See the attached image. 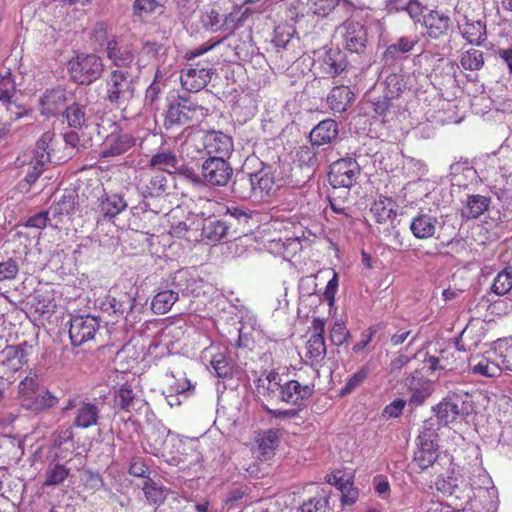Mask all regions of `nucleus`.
<instances>
[{
    "label": "nucleus",
    "mask_w": 512,
    "mask_h": 512,
    "mask_svg": "<svg viewBox=\"0 0 512 512\" xmlns=\"http://www.w3.org/2000/svg\"><path fill=\"white\" fill-rule=\"evenodd\" d=\"M230 225L232 223L227 221L208 219L202 227L201 235L210 242H219L227 236Z\"/></svg>",
    "instance_id": "473e14b6"
},
{
    "label": "nucleus",
    "mask_w": 512,
    "mask_h": 512,
    "mask_svg": "<svg viewBox=\"0 0 512 512\" xmlns=\"http://www.w3.org/2000/svg\"><path fill=\"white\" fill-rule=\"evenodd\" d=\"M142 490L147 502L152 505H160L166 499L164 487L150 478L144 482Z\"/></svg>",
    "instance_id": "79ce46f5"
},
{
    "label": "nucleus",
    "mask_w": 512,
    "mask_h": 512,
    "mask_svg": "<svg viewBox=\"0 0 512 512\" xmlns=\"http://www.w3.org/2000/svg\"><path fill=\"white\" fill-rule=\"evenodd\" d=\"M203 149L209 157L228 159L234 150L233 139L222 131L210 130L203 136Z\"/></svg>",
    "instance_id": "4468645a"
},
{
    "label": "nucleus",
    "mask_w": 512,
    "mask_h": 512,
    "mask_svg": "<svg viewBox=\"0 0 512 512\" xmlns=\"http://www.w3.org/2000/svg\"><path fill=\"white\" fill-rule=\"evenodd\" d=\"M250 175L253 179V184L255 187V197L262 198L272 190L274 186V180L268 173L264 171H258L256 173H250Z\"/></svg>",
    "instance_id": "de8ad7c7"
},
{
    "label": "nucleus",
    "mask_w": 512,
    "mask_h": 512,
    "mask_svg": "<svg viewBox=\"0 0 512 512\" xmlns=\"http://www.w3.org/2000/svg\"><path fill=\"white\" fill-rule=\"evenodd\" d=\"M392 100L385 94L375 98L372 102L374 112L379 116H386L393 106Z\"/></svg>",
    "instance_id": "338daca9"
},
{
    "label": "nucleus",
    "mask_w": 512,
    "mask_h": 512,
    "mask_svg": "<svg viewBox=\"0 0 512 512\" xmlns=\"http://www.w3.org/2000/svg\"><path fill=\"white\" fill-rule=\"evenodd\" d=\"M178 158L171 149H165L153 154L148 162L150 168L156 169V172L173 174L178 169Z\"/></svg>",
    "instance_id": "bb28decb"
},
{
    "label": "nucleus",
    "mask_w": 512,
    "mask_h": 512,
    "mask_svg": "<svg viewBox=\"0 0 512 512\" xmlns=\"http://www.w3.org/2000/svg\"><path fill=\"white\" fill-rule=\"evenodd\" d=\"M123 297L126 299V301L122 298L117 299L114 296H107L106 302L103 305L108 304L109 307L105 308V310L111 309L113 313L123 314L127 309H131L132 303L130 302L129 296L124 294Z\"/></svg>",
    "instance_id": "0e129e2a"
},
{
    "label": "nucleus",
    "mask_w": 512,
    "mask_h": 512,
    "mask_svg": "<svg viewBox=\"0 0 512 512\" xmlns=\"http://www.w3.org/2000/svg\"><path fill=\"white\" fill-rule=\"evenodd\" d=\"M468 366L473 374L483 377H498L502 373L492 346L482 354H471Z\"/></svg>",
    "instance_id": "2eb2a0df"
},
{
    "label": "nucleus",
    "mask_w": 512,
    "mask_h": 512,
    "mask_svg": "<svg viewBox=\"0 0 512 512\" xmlns=\"http://www.w3.org/2000/svg\"><path fill=\"white\" fill-rule=\"evenodd\" d=\"M199 446L198 438L172 435L164 444V456L167 457V462L177 465L184 462L189 456L198 459Z\"/></svg>",
    "instance_id": "20e7f679"
},
{
    "label": "nucleus",
    "mask_w": 512,
    "mask_h": 512,
    "mask_svg": "<svg viewBox=\"0 0 512 512\" xmlns=\"http://www.w3.org/2000/svg\"><path fill=\"white\" fill-rule=\"evenodd\" d=\"M70 469L62 464L50 466L46 471L45 486H54L63 483L69 476Z\"/></svg>",
    "instance_id": "5fc2aeb1"
},
{
    "label": "nucleus",
    "mask_w": 512,
    "mask_h": 512,
    "mask_svg": "<svg viewBox=\"0 0 512 512\" xmlns=\"http://www.w3.org/2000/svg\"><path fill=\"white\" fill-rule=\"evenodd\" d=\"M132 8L133 15L141 19L160 15L164 11V5L158 0H135Z\"/></svg>",
    "instance_id": "4c0bfd02"
},
{
    "label": "nucleus",
    "mask_w": 512,
    "mask_h": 512,
    "mask_svg": "<svg viewBox=\"0 0 512 512\" xmlns=\"http://www.w3.org/2000/svg\"><path fill=\"white\" fill-rule=\"evenodd\" d=\"M438 220L423 211L414 216L410 223V230L417 239H428L434 236Z\"/></svg>",
    "instance_id": "b1692460"
},
{
    "label": "nucleus",
    "mask_w": 512,
    "mask_h": 512,
    "mask_svg": "<svg viewBox=\"0 0 512 512\" xmlns=\"http://www.w3.org/2000/svg\"><path fill=\"white\" fill-rule=\"evenodd\" d=\"M498 167L504 176L512 174V148H501L498 152Z\"/></svg>",
    "instance_id": "69168bd1"
},
{
    "label": "nucleus",
    "mask_w": 512,
    "mask_h": 512,
    "mask_svg": "<svg viewBox=\"0 0 512 512\" xmlns=\"http://www.w3.org/2000/svg\"><path fill=\"white\" fill-rule=\"evenodd\" d=\"M355 99V94L347 85L333 87L327 95V104L334 112L346 111Z\"/></svg>",
    "instance_id": "a878e982"
},
{
    "label": "nucleus",
    "mask_w": 512,
    "mask_h": 512,
    "mask_svg": "<svg viewBox=\"0 0 512 512\" xmlns=\"http://www.w3.org/2000/svg\"><path fill=\"white\" fill-rule=\"evenodd\" d=\"M338 30L343 37V45L347 50L359 53L365 48L367 43V30L363 24L357 21L347 20Z\"/></svg>",
    "instance_id": "dca6fc26"
},
{
    "label": "nucleus",
    "mask_w": 512,
    "mask_h": 512,
    "mask_svg": "<svg viewBox=\"0 0 512 512\" xmlns=\"http://www.w3.org/2000/svg\"><path fill=\"white\" fill-rule=\"evenodd\" d=\"M299 512H325V500L322 497H312L303 502Z\"/></svg>",
    "instance_id": "774afa93"
},
{
    "label": "nucleus",
    "mask_w": 512,
    "mask_h": 512,
    "mask_svg": "<svg viewBox=\"0 0 512 512\" xmlns=\"http://www.w3.org/2000/svg\"><path fill=\"white\" fill-rule=\"evenodd\" d=\"M256 443L260 454L265 459L270 458L274 454L279 443V430L268 429L261 432L256 438Z\"/></svg>",
    "instance_id": "72a5a7b5"
},
{
    "label": "nucleus",
    "mask_w": 512,
    "mask_h": 512,
    "mask_svg": "<svg viewBox=\"0 0 512 512\" xmlns=\"http://www.w3.org/2000/svg\"><path fill=\"white\" fill-rule=\"evenodd\" d=\"M7 62L6 60L0 67V102L11 113L10 119H18L27 112V109L18 104L19 97L16 94V82L12 69L6 65Z\"/></svg>",
    "instance_id": "423d86ee"
},
{
    "label": "nucleus",
    "mask_w": 512,
    "mask_h": 512,
    "mask_svg": "<svg viewBox=\"0 0 512 512\" xmlns=\"http://www.w3.org/2000/svg\"><path fill=\"white\" fill-rule=\"evenodd\" d=\"M233 169L227 159L209 157L202 164L204 180L213 186H225L230 181Z\"/></svg>",
    "instance_id": "9b49d317"
},
{
    "label": "nucleus",
    "mask_w": 512,
    "mask_h": 512,
    "mask_svg": "<svg viewBox=\"0 0 512 512\" xmlns=\"http://www.w3.org/2000/svg\"><path fill=\"white\" fill-rule=\"evenodd\" d=\"M64 116L70 127L80 129L86 124V106L73 103L66 108Z\"/></svg>",
    "instance_id": "37998d69"
},
{
    "label": "nucleus",
    "mask_w": 512,
    "mask_h": 512,
    "mask_svg": "<svg viewBox=\"0 0 512 512\" xmlns=\"http://www.w3.org/2000/svg\"><path fill=\"white\" fill-rule=\"evenodd\" d=\"M338 135V124L333 119H326L318 123L310 132V141L313 145L321 146L330 143Z\"/></svg>",
    "instance_id": "cd10ccee"
},
{
    "label": "nucleus",
    "mask_w": 512,
    "mask_h": 512,
    "mask_svg": "<svg viewBox=\"0 0 512 512\" xmlns=\"http://www.w3.org/2000/svg\"><path fill=\"white\" fill-rule=\"evenodd\" d=\"M512 288V268H505L497 274L492 284V291L504 295Z\"/></svg>",
    "instance_id": "6e6d98bb"
},
{
    "label": "nucleus",
    "mask_w": 512,
    "mask_h": 512,
    "mask_svg": "<svg viewBox=\"0 0 512 512\" xmlns=\"http://www.w3.org/2000/svg\"><path fill=\"white\" fill-rule=\"evenodd\" d=\"M325 325L324 319L315 317L309 326L310 336L305 345V359L311 366H321L325 359L327 353Z\"/></svg>",
    "instance_id": "39448f33"
},
{
    "label": "nucleus",
    "mask_w": 512,
    "mask_h": 512,
    "mask_svg": "<svg viewBox=\"0 0 512 512\" xmlns=\"http://www.w3.org/2000/svg\"><path fill=\"white\" fill-rule=\"evenodd\" d=\"M100 409L94 402L81 401L74 412L73 426L88 429L98 424Z\"/></svg>",
    "instance_id": "4be33fe9"
},
{
    "label": "nucleus",
    "mask_w": 512,
    "mask_h": 512,
    "mask_svg": "<svg viewBox=\"0 0 512 512\" xmlns=\"http://www.w3.org/2000/svg\"><path fill=\"white\" fill-rule=\"evenodd\" d=\"M384 85V94L392 99L398 98L406 88L404 76L398 73L389 74L385 79Z\"/></svg>",
    "instance_id": "09e8293b"
},
{
    "label": "nucleus",
    "mask_w": 512,
    "mask_h": 512,
    "mask_svg": "<svg viewBox=\"0 0 512 512\" xmlns=\"http://www.w3.org/2000/svg\"><path fill=\"white\" fill-rule=\"evenodd\" d=\"M313 392V385H304L297 380H289L283 383L279 400L300 408L304 405V402L312 396Z\"/></svg>",
    "instance_id": "a211bd4d"
},
{
    "label": "nucleus",
    "mask_w": 512,
    "mask_h": 512,
    "mask_svg": "<svg viewBox=\"0 0 512 512\" xmlns=\"http://www.w3.org/2000/svg\"><path fill=\"white\" fill-rule=\"evenodd\" d=\"M233 192L241 199L255 197V187L250 173H243L233 183Z\"/></svg>",
    "instance_id": "c03bdc74"
},
{
    "label": "nucleus",
    "mask_w": 512,
    "mask_h": 512,
    "mask_svg": "<svg viewBox=\"0 0 512 512\" xmlns=\"http://www.w3.org/2000/svg\"><path fill=\"white\" fill-rule=\"evenodd\" d=\"M67 93L61 87L47 90L40 100L41 111L46 115H55L64 106Z\"/></svg>",
    "instance_id": "c85d7f7f"
},
{
    "label": "nucleus",
    "mask_w": 512,
    "mask_h": 512,
    "mask_svg": "<svg viewBox=\"0 0 512 512\" xmlns=\"http://www.w3.org/2000/svg\"><path fill=\"white\" fill-rule=\"evenodd\" d=\"M422 25L426 29L427 37L437 40L448 34L451 19L448 15L438 10H430L423 16Z\"/></svg>",
    "instance_id": "6ab92c4d"
},
{
    "label": "nucleus",
    "mask_w": 512,
    "mask_h": 512,
    "mask_svg": "<svg viewBox=\"0 0 512 512\" xmlns=\"http://www.w3.org/2000/svg\"><path fill=\"white\" fill-rule=\"evenodd\" d=\"M405 385L411 392L410 404L420 406L431 395V382L423 377L410 374L405 378Z\"/></svg>",
    "instance_id": "393cba45"
},
{
    "label": "nucleus",
    "mask_w": 512,
    "mask_h": 512,
    "mask_svg": "<svg viewBox=\"0 0 512 512\" xmlns=\"http://www.w3.org/2000/svg\"><path fill=\"white\" fill-rule=\"evenodd\" d=\"M461 33L470 44L481 45L486 40V25L481 21L466 22Z\"/></svg>",
    "instance_id": "58836bf2"
},
{
    "label": "nucleus",
    "mask_w": 512,
    "mask_h": 512,
    "mask_svg": "<svg viewBox=\"0 0 512 512\" xmlns=\"http://www.w3.org/2000/svg\"><path fill=\"white\" fill-rule=\"evenodd\" d=\"M197 105L187 99L169 105L164 116V127L169 130L190 123L197 111Z\"/></svg>",
    "instance_id": "ddd939ff"
},
{
    "label": "nucleus",
    "mask_w": 512,
    "mask_h": 512,
    "mask_svg": "<svg viewBox=\"0 0 512 512\" xmlns=\"http://www.w3.org/2000/svg\"><path fill=\"white\" fill-rule=\"evenodd\" d=\"M136 398L132 383H123L117 391L116 399L121 409L129 410Z\"/></svg>",
    "instance_id": "bf43d9fd"
},
{
    "label": "nucleus",
    "mask_w": 512,
    "mask_h": 512,
    "mask_svg": "<svg viewBox=\"0 0 512 512\" xmlns=\"http://www.w3.org/2000/svg\"><path fill=\"white\" fill-rule=\"evenodd\" d=\"M430 432L418 436V450L414 454V462L421 471L433 466L438 459V445Z\"/></svg>",
    "instance_id": "f3484780"
},
{
    "label": "nucleus",
    "mask_w": 512,
    "mask_h": 512,
    "mask_svg": "<svg viewBox=\"0 0 512 512\" xmlns=\"http://www.w3.org/2000/svg\"><path fill=\"white\" fill-rule=\"evenodd\" d=\"M492 348L499 361L501 371L504 369L512 371V338L498 339L493 343Z\"/></svg>",
    "instance_id": "f704fd0d"
},
{
    "label": "nucleus",
    "mask_w": 512,
    "mask_h": 512,
    "mask_svg": "<svg viewBox=\"0 0 512 512\" xmlns=\"http://www.w3.org/2000/svg\"><path fill=\"white\" fill-rule=\"evenodd\" d=\"M360 173L361 167L357 160L352 157H345L334 161L330 165L328 178L334 188L350 189L356 184Z\"/></svg>",
    "instance_id": "0eeeda50"
},
{
    "label": "nucleus",
    "mask_w": 512,
    "mask_h": 512,
    "mask_svg": "<svg viewBox=\"0 0 512 512\" xmlns=\"http://www.w3.org/2000/svg\"><path fill=\"white\" fill-rule=\"evenodd\" d=\"M58 398L45 388L34 389V414L56 406Z\"/></svg>",
    "instance_id": "a19ab883"
},
{
    "label": "nucleus",
    "mask_w": 512,
    "mask_h": 512,
    "mask_svg": "<svg viewBox=\"0 0 512 512\" xmlns=\"http://www.w3.org/2000/svg\"><path fill=\"white\" fill-rule=\"evenodd\" d=\"M135 86L128 72L114 69L106 79V99L123 112L134 98Z\"/></svg>",
    "instance_id": "7ed1b4c3"
},
{
    "label": "nucleus",
    "mask_w": 512,
    "mask_h": 512,
    "mask_svg": "<svg viewBox=\"0 0 512 512\" xmlns=\"http://www.w3.org/2000/svg\"><path fill=\"white\" fill-rule=\"evenodd\" d=\"M340 0H307L312 14L320 17L328 16L338 5Z\"/></svg>",
    "instance_id": "4d7b16f0"
},
{
    "label": "nucleus",
    "mask_w": 512,
    "mask_h": 512,
    "mask_svg": "<svg viewBox=\"0 0 512 512\" xmlns=\"http://www.w3.org/2000/svg\"><path fill=\"white\" fill-rule=\"evenodd\" d=\"M248 8L235 6L233 10L223 18V30L233 32L249 15Z\"/></svg>",
    "instance_id": "8fccbe9b"
},
{
    "label": "nucleus",
    "mask_w": 512,
    "mask_h": 512,
    "mask_svg": "<svg viewBox=\"0 0 512 512\" xmlns=\"http://www.w3.org/2000/svg\"><path fill=\"white\" fill-rule=\"evenodd\" d=\"M112 130L105 137L100 145V157H116L126 153L134 147L136 139L134 136L121 128L118 124H112Z\"/></svg>",
    "instance_id": "6e6552de"
},
{
    "label": "nucleus",
    "mask_w": 512,
    "mask_h": 512,
    "mask_svg": "<svg viewBox=\"0 0 512 512\" xmlns=\"http://www.w3.org/2000/svg\"><path fill=\"white\" fill-rule=\"evenodd\" d=\"M282 387L281 377L276 371H270L258 380L259 393L270 399H279Z\"/></svg>",
    "instance_id": "7c9ffc66"
},
{
    "label": "nucleus",
    "mask_w": 512,
    "mask_h": 512,
    "mask_svg": "<svg viewBox=\"0 0 512 512\" xmlns=\"http://www.w3.org/2000/svg\"><path fill=\"white\" fill-rule=\"evenodd\" d=\"M490 203V197L479 194L468 195L461 209V217L466 220L477 219L488 210Z\"/></svg>",
    "instance_id": "c756f323"
},
{
    "label": "nucleus",
    "mask_w": 512,
    "mask_h": 512,
    "mask_svg": "<svg viewBox=\"0 0 512 512\" xmlns=\"http://www.w3.org/2000/svg\"><path fill=\"white\" fill-rule=\"evenodd\" d=\"M400 8L407 12L415 24L422 23L426 7L419 0H407V5H401Z\"/></svg>",
    "instance_id": "680f3d73"
},
{
    "label": "nucleus",
    "mask_w": 512,
    "mask_h": 512,
    "mask_svg": "<svg viewBox=\"0 0 512 512\" xmlns=\"http://www.w3.org/2000/svg\"><path fill=\"white\" fill-rule=\"evenodd\" d=\"M166 382V397L176 396L194 389V386L191 384L190 380L185 376L184 373L179 375V377L173 373L166 374Z\"/></svg>",
    "instance_id": "ea45409f"
},
{
    "label": "nucleus",
    "mask_w": 512,
    "mask_h": 512,
    "mask_svg": "<svg viewBox=\"0 0 512 512\" xmlns=\"http://www.w3.org/2000/svg\"><path fill=\"white\" fill-rule=\"evenodd\" d=\"M106 57L116 67H129L135 58L131 44L119 43L115 37L106 43Z\"/></svg>",
    "instance_id": "aec40b11"
},
{
    "label": "nucleus",
    "mask_w": 512,
    "mask_h": 512,
    "mask_svg": "<svg viewBox=\"0 0 512 512\" xmlns=\"http://www.w3.org/2000/svg\"><path fill=\"white\" fill-rule=\"evenodd\" d=\"M100 322L96 317L76 316L70 320L69 338L73 346H81L95 340Z\"/></svg>",
    "instance_id": "9d476101"
},
{
    "label": "nucleus",
    "mask_w": 512,
    "mask_h": 512,
    "mask_svg": "<svg viewBox=\"0 0 512 512\" xmlns=\"http://www.w3.org/2000/svg\"><path fill=\"white\" fill-rule=\"evenodd\" d=\"M437 417L444 424H449L454 422L459 416V407L456 403L443 400L436 407Z\"/></svg>",
    "instance_id": "603ef678"
},
{
    "label": "nucleus",
    "mask_w": 512,
    "mask_h": 512,
    "mask_svg": "<svg viewBox=\"0 0 512 512\" xmlns=\"http://www.w3.org/2000/svg\"><path fill=\"white\" fill-rule=\"evenodd\" d=\"M460 64L465 70H480L484 65V54L481 50L471 48L462 53Z\"/></svg>",
    "instance_id": "49530a36"
},
{
    "label": "nucleus",
    "mask_w": 512,
    "mask_h": 512,
    "mask_svg": "<svg viewBox=\"0 0 512 512\" xmlns=\"http://www.w3.org/2000/svg\"><path fill=\"white\" fill-rule=\"evenodd\" d=\"M347 65L346 55L340 49H329L319 59L321 72L332 78L346 70Z\"/></svg>",
    "instance_id": "412c9836"
},
{
    "label": "nucleus",
    "mask_w": 512,
    "mask_h": 512,
    "mask_svg": "<svg viewBox=\"0 0 512 512\" xmlns=\"http://www.w3.org/2000/svg\"><path fill=\"white\" fill-rule=\"evenodd\" d=\"M53 134L51 133H45L42 138L37 142V149L41 150L42 152L34 158V180L36 179V176L42 171L44 165L50 161V153L47 150L48 145L52 140Z\"/></svg>",
    "instance_id": "a18cd8bd"
},
{
    "label": "nucleus",
    "mask_w": 512,
    "mask_h": 512,
    "mask_svg": "<svg viewBox=\"0 0 512 512\" xmlns=\"http://www.w3.org/2000/svg\"><path fill=\"white\" fill-rule=\"evenodd\" d=\"M397 203L388 196L379 195L371 204L370 212L379 224L393 221L397 216Z\"/></svg>",
    "instance_id": "5701e85b"
},
{
    "label": "nucleus",
    "mask_w": 512,
    "mask_h": 512,
    "mask_svg": "<svg viewBox=\"0 0 512 512\" xmlns=\"http://www.w3.org/2000/svg\"><path fill=\"white\" fill-rule=\"evenodd\" d=\"M178 300V293L172 290L158 292L152 299L151 309L155 314L167 313Z\"/></svg>",
    "instance_id": "e433bc0d"
},
{
    "label": "nucleus",
    "mask_w": 512,
    "mask_h": 512,
    "mask_svg": "<svg viewBox=\"0 0 512 512\" xmlns=\"http://www.w3.org/2000/svg\"><path fill=\"white\" fill-rule=\"evenodd\" d=\"M210 365L219 378L232 376V366L224 352H217L211 355Z\"/></svg>",
    "instance_id": "3c124183"
},
{
    "label": "nucleus",
    "mask_w": 512,
    "mask_h": 512,
    "mask_svg": "<svg viewBox=\"0 0 512 512\" xmlns=\"http://www.w3.org/2000/svg\"><path fill=\"white\" fill-rule=\"evenodd\" d=\"M351 333L345 323L341 320L334 322L329 332L330 341L337 347L345 344L350 339Z\"/></svg>",
    "instance_id": "13d9d810"
},
{
    "label": "nucleus",
    "mask_w": 512,
    "mask_h": 512,
    "mask_svg": "<svg viewBox=\"0 0 512 512\" xmlns=\"http://www.w3.org/2000/svg\"><path fill=\"white\" fill-rule=\"evenodd\" d=\"M68 71L73 82L89 85L101 77L104 63L94 53H80L69 60Z\"/></svg>",
    "instance_id": "f257e3e1"
},
{
    "label": "nucleus",
    "mask_w": 512,
    "mask_h": 512,
    "mask_svg": "<svg viewBox=\"0 0 512 512\" xmlns=\"http://www.w3.org/2000/svg\"><path fill=\"white\" fill-rule=\"evenodd\" d=\"M126 207V201L119 194H105L100 198L99 211L104 218H114Z\"/></svg>",
    "instance_id": "2f4dec72"
},
{
    "label": "nucleus",
    "mask_w": 512,
    "mask_h": 512,
    "mask_svg": "<svg viewBox=\"0 0 512 512\" xmlns=\"http://www.w3.org/2000/svg\"><path fill=\"white\" fill-rule=\"evenodd\" d=\"M369 369L367 366L360 367L353 375H351L345 382V385L340 390V395L345 396L351 394L367 379Z\"/></svg>",
    "instance_id": "864d4df0"
},
{
    "label": "nucleus",
    "mask_w": 512,
    "mask_h": 512,
    "mask_svg": "<svg viewBox=\"0 0 512 512\" xmlns=\"http://www.w3.org/2000/svg\"><path fill=\"white\" fill-rule=\"evenodd\" d=\"M203 26L212 32H217L223 28V17L216 9H211L202 17Z\"/></svg>",
    "instance_id": "e2e57ef3"
},
{
    "label": "nucleus",
    "mask_w": 512,
    "mask_h": 512,
    "mask_svg": "<svg viewBox=\"0 0 512 512\" xmlns=\"http://www.w3.org/2000/svg\"><path fill=\"white\" fill-rule=\"evenodd\" d=\"M164 75L160 69H157L154 75V79L145 92V101L150 105L154 104L158 99L161 93Z\"/></svg>",
    "instance_id": "052dcab7"
},
{
    "label": "nucleus",
    "mask_w": 512,
    "mask_h": 512,
    "mask_svg": "<svg viewBox=\"0 0 512 512\" xmlns=\"http://www.w3.org/2000/svg\"><path fill=\"white\" fill-rule=\"evenodd\" d=\"M139 191L143 196L146 206L147 201L152 198H160L169 194V179L163 172H145L142 174Z\"/></svg>",
    "instance_id": "f8f14e48"
},
{
    "label": "nucleus",
    "mask_w": 512,
    "mask_h": 512,
    "mask_svg": "<svg viewBox=\"0 0 512 512\" xmlns=\"http://www.w3.org/2000/svg\"><path fill=\"white\" fill-rule=\"evenodd\" d=\"M3 356L5 359L3 360V364H5L10 370L14 372H18L22 370L23 366H26L25 371L21 373H26L24 378L18 384V399L20 401V405L26 409L32 408V377L30 376L31 372L28 371V355L24 352L23 349L19 347H11L6 349L3 352Z\"/></svg>",
    "instance_id": "f03ea898"
},
{
    "label": "nucleus",
    "mask_w": 512,
    "mask_h": 512,
    "mask_svg": "<svg viewBox=\"0 0 512 512\" xmlns=\"http://www.w3.org/2000/svg\"><path fill=\"white\" fill-rule=\"evenodd\" d=\"M212 78V65L208 61L188 64L181 70L182 87L189 92H198L205 88Z\"/></svg>",
    "instance_id": "1a4fd4ad"
},
{
    "label": "nucleus",
    "mask_w": 512,
    "mask_h": 512,
    "mask_svg": "<svg viewBox=\"0 0 512 512\" xmlns=\"http://www.w3.org/2000/svg\"><path fill=\"white\" fill-rule=\"evenodd\" d=\"M417 43L418 38L416 36L414 38L409 36H402L399 38L397 43H393L386 48L384 52V58L387 61H393L397 59L399 55L411 52Z\"/></svg>",
    "instance_id": "c9c22d12"
}]
</instances>
